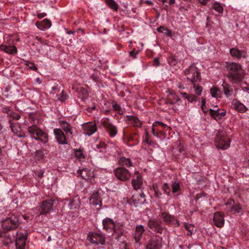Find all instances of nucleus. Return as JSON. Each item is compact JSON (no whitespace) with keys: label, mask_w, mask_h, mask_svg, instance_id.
Segmentation results:
<instances>
[{"label":"nucleus","mask_w":249,"mask_h":249,"mask_svg":"<svg viewBox=\"0 0 249 249\" xmlns=\"http://www.w3.org/2000/svg\"><path fill=\"white\" fill-rule=\"evenodd\" d=\"M226 68L228 72L227 77L232 84H238L244 78V73L241 66L236 63H227Z\"/></svg>","instance_id":"f257e3e1"},{"label":"nucleus","mask_w":249,"mask_h":249,"mask_svg":"<svg viewBox=\"0 0 249 249\" xmlns=\"http://www.w3.org/2000/svg\"><path fill=\"white\" fill-rule=\"evenodd\" d=\"M184 73L187 80L193 84L196 94L200 95L202 91V88L197 86L196 84L199 80L200 77V73L197 68L194 65H191L189 68L185 70Z\"/></svg>","instance_id":"f03ea898"},{"label":"nucleus","mask_w":249,"mask_h":249,"mask_svg":"<svg viewBox=\"0 0 249 249\" xmlns=\"http://www.w3.org/2000/svg\"><path fill=\"white\" fill-rule=\"evenodd\" d=\"M123 135L124 142L128 146L136 145L140 142V137L137 130L133 131L130 128H124Z\"/></svg>","instance_id":"7ed1b4c3"},{"label":"nucleus","mask_w":249,"mask_h":249,"mask_svg":"<svg viewBox=\"0 0 249 249\" xmlns=\"http://www.w3.org/2000/svg\"><path fill=\"white\" fill-rule=\"evenodd\" d=\"M28 132L31 138L46 143L48 141V135L36 125H32L28 127Z\"/></svg>","instance_id":"20e7f679"},{"label":"nucleus","mask_w":249,"mask_h":249,"mask_svg":"<svg viewBox=\"0 0 249 249\" xmlns=\"http://www.w3.org/2000/svg\"><path fill=\"white\" fill-rule=\"evenodd\" d=\"M19 216L12 214L2 221L1 226L4 232L14 230L19 226Z\"/></svg>","instance_id":"39448f33"},{"label":"nucleus","mask_w":249,"mask_h":249,"mask_svg":"<svg viewBox=\"0 0 249 249\" xmlns=\"http://www.w3.org/2000/svg\"><path fill=\"white\" fill-rule=\"evenodd\" d=\"M231 141L227 137L224 131H219L215 137V142L217 148L223 150L228 149L230 145Z\"/></svg>","instance_id":"423d86ee"},{"label":"nucleus","mask_w":249,"mask_h":249,"mask_svg":"<svg viewBox=\"0 0 249 249\" xmlns=\"http://www.w3.org/2000/svg\"><path fill=\"white\" fill-rule=\"evenodd\" d=\"M168 129H171L170 127L161 122H155L152 126V132L153 135L157 138H160L161 136L165 137V132Z\"/></svg>","instance_id":"0eeeda50"},{"label":"nucleus","mask_w":249,"mask_h":249,"mask_svg":"<svg viewBox=\"0 0 249 249\" xmlns=\"http://www.w3.org/2000/svg\"><path fill=\"white\" fill-rule=\"evenodd\" d=\"M159 217L162 220L165 224L172 225L175 227L179 226L178 220L175 216L170 214L168 212H161L159 214Z\"/></svg>","instance_id":"6e6552de"},{"label":"nucleus","mask_w":249,"mask_h":249,"mask_svg":"<svg viewBox=\"0 0 249 249\" xmlns=\"http://www.w3.org/2000/svg\"><path fill=\"white\" fill-rule=\"evenodd\" d=\"M114 173L116 177L122 181L128 180L131 176L129 171L124 167L116 168L114 170Z\"/></svg>","instance_id":"1a4fd4ad"},{"label":"nucleus","mask_w":249,"mask_h":249,"mask_svg":"<svg viewBox=\"0 0 249 249\" xmlns=\"http://www.w3.org/2000/svg\"><path fill=\"white\" fill-rule=\"evenodd\" d=\"M27 237V235L25 231L24 232H22L21 231H18L17 232V236L16 238V249H25Z\"/></svg>","instance_id":"9d476101"},{"label":"nucleus","mask_w":249,"mask_h":249,"mask_svg":"<svg viewBox=\"0 0 249 249\" xmlns=\"http://www.w3.org/2000/svg\"><path fill=\"white\" fill-rule=\"evenodd\" d=\"M10 127L13 134L19 138L25 137V134L21 128L20 124L17 122H14L11 120H9Z\"/></svg>","instance_id":"9b49d317"},{"label":"nucleus","mask_w":249,"mask_h":249,"mask_svg":"<svg viewBox=\"0 0 249 249\" xmlns=\"http://www.w3.org/2000/svg\"><path fill=\"white\" fill-rule=\"evenodd\" d=\"M147 225L150 229L157 233H162L163 231L161 221L156 218L149 219L148 221Z\"/></svg>","instance_id":"f8f14e48"},{"label":"nucleus","mask_w":249,"mask_h":249,"mask_svg":"<svg viewBox=\"0 0 249 249\" xmlns=\"http://www.w3.org/2000/svg\"><path fill=\"white\" fill-rule=\"evenodd\" d=\"M88 239L91 243L95 245H104L105 243V237L100 233L90 232L88 234Z\"/></svg>","instance_id":"ddd939ff"},{"label":"nucleus","mask_w":249,"mask_h":249,"mask_svg":"<svg viewBox=\"0 0 249 249\" xmlns=\"http://www.w3.org/2000/svg\"><path fill=\"white\" fill-rule=\"evenodd\" d=\"M162 239L160 237L155 236L152 238L147 243L146 249H161Z\"/></svg>","instance_id":"4468645a"},{"label":"nucleus","mask_w":249,"mask_h":249,"mask_svg":"<svg viewBox=\"0 0 249 249\" xmlns=\"http://www.w3.org/2000/svg\"><path fill=\"white\" fill-rule=\"evenodd\" d=\"M102 124L110 137H114L117 135L118 130L116 126L110 123L108 119L106 118L103 121Z\"/></svg>","instance_id":"2eb2a0df"},{"label":"nucleus","mask_w":249,"mask_h":249,"mask_svg":"<svg viewBox=\"0 0 249 249\" xmlns=\"http://www.w3.org/2000/svg\"><path fill=\"white\" fill-rule=\"evenodd\" d=\"M53 133L57 142L60 144H68V139L60 128H55Z\"/></svg>","instance_id":"dca6fc26"},{"label":"nucleus","mask_w":249,"mask_h":249,"mask_svg":"<svg viewBox=\"0 0 249 249\" xmlns=\"http://www.w3.org/2000/svg\"><path fill=\"white\" fill-rule=\"evenodd\" d=\"M135 176L132 179L131 183L133 188L137 190L141 189L143 185V179L142 175L139 171L135 172Z\"/></svg>","instance_id":"f3484780"},{"label":"nucleus","mask_w":249,"mask_h":249,"mask_svg":"<svg viewBox=\"0 0 249 249\" xmlns=\"http://www.w3.org/2000/svg\"><path fill=\"white\" fill-rule=\"evenodd\" d=\"M230 53L233 57L237 59L246 58L247 57V53L246 50H241L236 47L230 49Z\"/></svg>","instance_id":"a211bd4d"},{"label":"nucleus","mask_w":249,"mask_h":249,"mask_svg":"<svg viewBox=\"0 0 249 249\" xmlns=\"http://www.w3.org/2000/svg\"><path fill=\"white\" fill-rule=\"evenodd\" d=\"M84 134L89 136L94 134L97 130L95 123L89 122L83 124Z\"/></svg>","instance_id":"6ab92c4d"},{"label":"nucleus","mask_w":249,"mask_h":249,"mask_svg":"<svg viewBox=\"0 0 249 249\" xmlns=\"http://www.w3.org/2000/svg\"><path fill=\"white\" fill-rule=\"evenodd\" d=\"M89 202L95 206H99V207L97 209H100L102 205V202L99 191H94L93 192L89 198Z\"/></svg>","instance_id":"aec40b11"},{"label":"nucleus","mask_w":249,"mask_h":249,"mask_svg":"<svg viewBox=\"0 0 249 249\" xmlns=\"http://www.w3.org/2000/svg\"><path fill=\"white\" fill-rule=\"evenodd\" d=\"M103 228L109 232H114L115 231V224L114 221L108 217H106L102 221Z\"/></svg>","instance_id":"412c9836"},{"label":"nucleus","mask_w":249,"mask_h":249,"mask_svg":"<svg viewBox=\"0 0 249 249\" xmlns=\"http://www.w3.org/2000/svg\"><path fill=\"white\" fill-rule=\"evenodd\" d=\"M53 204V201L52 199H48L43 201L41 206L40 215L46 214L52 209Z\"/></svg>","instance_id":"4be33fe9"},{"label":"nucleus","mask_w":249,"mask_h":249,"mask_svg":"<svg viewBox=\"0 0 249 249\" xmlns=\"http://www.w3.org/2000/svg\"><path fill=\"white\" fill-rule=\"evenodd\" d=\"M213 221L214 225L219 228H221L224 224V213L216 212L214 213Z\"/></svg>","instance_id":"5701e85b"},{"label":"nucleus","mask_w":249,"mask_h":249,"mask_svg":"<svg viewBox=\"0 0 249 249\" xmlns=\"http://www.w3.org/2000/svg\"><path fill=\"white\" fill-rule=\"evenodd\" d=\"M0 49L1 51L11 55L16 54L18 52L17 48L15 46L4 43L0 45Z\"/></svg>","instance_id":"b1692460"},{"label":"nucleus","mask_w":249,"mask_h":249,"mask_svg":"<svg viewBox=\"0 0 249 249\" xmlns=\"http://www.w3.org/2000/svg\"><path fill=\"white\" fill-rule=\"evenodd\" d=\"M132 200L134 204L136 206L143 204L146 201L145 195L142 192L140 193L135 194L132 196Z\"/></svg>","instance_id":"393cba45"},{"label":"nucleus","mask_w":249,"mask_h":249,"mask_svg":"<svg viewBox=\"0 0 249 249\" xmlns=\"http://www.w3.org/2000/svg\"><path fill=\"white\" fill-rule=\"evenodd\" d=\"M209 114L213 119L217 121L225 116L226 111L219 108L215 110L210 109L209 110Z\"/></svg>","instance_id":"a878e982"},{"label":"nucleus","mask_w":249,"mask_h":249,"mask_svg":"<svg viewBox=\"0 0 249 249\" xmlns=\"http://www.w3.org/2000/svg\"><path fill=\"white\" fill-rule=\"evenodd\" d=\"M78 175H80L81 177L85 180H88L94 177L93 171L88 168H84L79 170L78 171Z\"/></svg>","instance_id":"bb28decb"},{"label":"nucleus","mask_w":249,"mask_h":249,"mask_svg":"<svg viewBox=\"0 0 249 249\" xmlns=\"http://www.w3.org/2000/svg\"><path fill=\"white\" fill-rule=\"evenodd\" d=\"M59 124L67 136L72 134V126L70 123L65 120H60Z\"/></svg>","instance_id":"cd10ccee"},{"label":"nucleus","mask_w":249,"mask_h":249,"mask_svg":"<svg viewBox=\"0 0 249 249\" xmlns=\"http://www.w3.org/2000/svg\"><path fill=\"white\" fill-rule=\"evenodd\" d=\"M36 25L38 29L43 31L50 28L52 25V23L49 19L45 18L41 21H36Z\"/></svg>","instance_id":"c85d7f7f"},{"label":"nucleus","mask_w":249,"mask_h":249,"mask_svg":"<svg viewBox=\"0 0 249 249\" xmlns=\"http://www.w3.org/2000/svg\"><path fill=\"white\" fill-rule=\"evenodd\" d=\"M126 117L128 124H132L135 127H141L142 122L137 117L133 115H127Z\"/></svg>","instance_id":"c756f323"},{"label":"nucleus","mask_w":249,"mask_h":249,"mask_svg":"<svg viewBox=\"0 0 249 249\" xmlns=\"http://www.w3.org/2000/svg\"><path fill=\"white\" fill-rule=\"evenodd\" d=\"M232 105L234 108L239 112L244 113L247 110V107L237 99H234Z\"/></svg>","instance_id":"7c9ffc66"},{"label":"nucleus","mask_w":249,"mask_h":249,"mask_svg":"<svg viewBox=\"0 0 249 249\" xmlns=\"http://www.w3.org/2000/svg\"><path fill=\"white\" fill-rule=\"evenodd\" d=\"M144 231V229L142 225H139L136 227L134 238L137 242H138L140 240Z\"/></svg>","instance_id":"2f4dec72"},{"label":"nucleus","mask_w":249,"mask_h":249,"mask_svg":"<svg viewBox=\"0 0 249 249\" xmlns=\"http://www.w3.org/2000/svg\"><path fill=\"white\" fill-rule=\"evenodd\" d=\"M169 94L168 96V99L171 104H177L180 101V98L174 92L169 91Z\"/></svg>","instance_id":"473e14b6"},{"label":"nucleus","mask_w":249,"mask_h":249,"mask_svg":"<svg viewBox=\"0 0 249 249\" xmlns=\"http://www.w3.org/2000/svg\"><path fill=\"white\" fill-rule=\"evenodd\" d=\"M223 87L224 94L227 96H230L233 93V89L231 88V86L227 83L226 82L223 81L222 84Z\"/></svg>","instance_id":"72a5a7b5"},{"label":"nucleus","mask_w":249,"mask_h":249,"mask_svg":"<svg viewBox=\"0 0 249 249\" xmlns=\"http://www.w3.org/2000/svg\"><path fill=\"white\" fill-rule=\"evenodd\" d=\"M211 8L219 14H222L223 13V7L222 5L219 2H214L211 5Z\"/></svg>","instance_id":"f704fd0d"},{"label":"nucleus","mask_w":249,"mask_h":249,"mask_svg":"<svg viewBox=\"0 0 249 249\" xmlns=\"http://www.w3.org/2000/svg\"><path fill=\"white\" fill-rule=\"evenodd\" d=\"M242 210V208L241 205L238 203H234L231 208V211L234 214L240 213H241Z\"/></svg>","instance_id":"c9c22d12"},{"label":"nucleus","mask_w":249,"mask_h":249,"mask_svg":"<svg viewBox=\"0 0 249 249\" xmlns=\"http://www.w3.org/2000/svg\"><path fill=\"white\" fill-rule=\"evenodd\" d=\"M119 162L123 165H125L128 167L132 166V163L129 158L122 157L120 159Z\"/></svg>","instance_id":"e433bc0d"},{"label":"nucleus","mask_w":249,"mask_h":249,"mask_svg":"<svg viewBox=\"0 0 249 249\" xmlns=\"http://www.w3.org/2000/svg\"><path fill=\"white\" fill-rule=\"evenodd\" d=\"M106 4L111 9L116 11L118 9V5L114 0H105Z\"/></svg>","instance_id":"4c0bfd02"},{"label":"nucleus","mask_w":249,"mask_h":249,"mask_svg":"<svg viewBox=\"0 0 249 249\" xmlns=\"http://www.w3.org/2000/svg\"><path fill=\"white\" fill-rule=\"evenodd\" d=\"M157 31L159 33H163L169 36H172V32L170 30L163 26H160L157 28Z\"/></svg>","instance_id":"58836bf2"},{"label":"nucleus","mask_w":249,"mask_h":249,"mask_svg":"<svg viewBox=\"0 0 249 249\" xmlns=\"http://www.w3.org/2000/svg\"><path fill=\"white\" fill-rule=\"evenodd\" d=\"M212 96L213 97L217 98L220 97L221 91L218 88L215 87H212L210 89Z\"/></svg>","instance_id":"ea45409f"},{"label":"nucleus","mask_w":249,"mask_h":249,"mask_svg":"<svg viewBox=\"0 0 249 249\" xmlns=\"http://www.w3.org/2000/svg\"><path fill=\"white\" fill-rule=\"evenodd\" d=\"M56 97L58 100L64 102L68 99L69 95L63 90L60 94H57Z\"/></svg>","instance_id":"a19ab883"},{"label":"nucleus","mask_w":249,"mask_h":249,"mask_svg":"<svg viewBox=\"0 0 249 249\" xmlns=\"http://www.w3.org/2000/svg\"><path fill=\"white\" fill-rule=\"evenodd\" d=\"M74 153L75 157L79 160H81L85 159V157L82 150L80 149H74Z\"/></svg>","instance_id":"79ce46f5"},{"label":"nucleus","mask_w":249,"mask_h":249,"mask_svg":"<svg viewBox=\"0 0 249 249\" xmlns=\"http://www.w3.org/2000/svg\"><path fill=\"white\" fill-rule=\"evenodd\" d=\"M152 189L155 193V196L157 197L160 198L162 195V193L160 191L157 183H153L152 185Z\"/></svg>","instance_id":"37998d69"},{"label":"nucleus","mask_w":249,"mask_h":249,"mask_svg":"<svg viewBox=\"0 0 249 249\" xmlns=\"http://www.w3.org/2000/svg\"><path fill=\"white\" fill-rule=\"evenodd\" d=\"M180 190V185L178 182H173L172 185V192L173 194H176Z\"/></svg>","instance_id":"c03bdc74"},{"label":"nucleus","mask_w":249,"mask_h":249,"mask_svg":"<svg viewBox=\"0 0 249 249\" xmlns=\"http://www.w3.org/2000/svg\"><path fill=\"white\" fill-rule=\"evenodd\" d=\"M45 154L46 153H45V150L42 149L38 150L36 151L35 153V157L38 159H43Z\"/></svg>","instance_id":"a18cd8bd"},{"label":"nucleus","mask_w":249,"mask_h":249,"mask_svg":"<svg viewBox=\"0 0 249 249\" xmlns=\"http://www.w3.org/2000/svg\"><path fill=\"white\" fill-rule=\"evenodd\" d=\"M162 189L164 193L167 196H170L171 195L170 188L167 183H165L163 184L162 187Z\"/></svg>","instance_id":"49530a36"},{"label":"nucleus","mask_w":249,"mask_h":249,"mask_svg":"<svg viewBox=\"0 0 249 249\" xmlns=\"http://www.w3.org/2000/svg\"><path fill=\"white\" fill-rule=\"evenodd\" d=\"M25 65L27 66H28L29 68V69H30L32 70H33L35 71H36L37 70V67H36L35 64L33 62H30L28 61H26L25 62Z\"/></svg>","instance_id":"de8ad7c7"},{"label":"nucleus","mask_w":249,"mask_h":249,"mask_svg":"<svg viewBox=\"0 0 249 249\" xmlns=\"http://www.w3.org/2000/svg\"><path fill=\"white\" fill-rule=\"evenodd\" d=\"M120 249H132L130 244L125 242H123L119 245Z\"/></svg>","instance_id":"09e8293b"},{"label":"nucleus","mask_w":249,"mask_h":249,"mask_svg":"<svg viewBox=\"0 0 249 249\" xmlns=\"http://www.w3.org/2000/svg\"><path fill=\"white\" fill-rule=\"evenodd\" d=\"M178 61L175 56H172L168 59V63L171 66H175Z\"/></svg>","instance_id":"8fccbe9b"},{"label":"nucleus","mask_w":249,"mask_h":249,"mask_svg":"<svg viewBox=\"0 0 249 249\" xmlns=\"http://www.w3.org/2000/svg\"><path fill=\"white\" fill-rule=\"evenodd\" d=\"M1 111L2 112L6 113L9 116L12 113V110L10 109V107L5 106L2 107Z\"/></svg>","instance_id":"3c124183"},{"label":"nucleus","mask_w":249,"mask_h":249,"mask_svg":"<svg viewBox=\"0 0 249 249\" xmlns=\"http://www.w3.org/2000/svg\"><path fill=\"white\" fill-rule=\"evenodd\" d=\"M189 102L191 103H193L194 102H196L197 100V98L194 94H189V96L187 99Z\"/></svg>","instance_id":"603ef678"},{"label":"nucleus","mask_w":249,"mask_h":249,"mask_svg":"<svg viewBox=\"0 0 249 249\" xmlns=\"http://www.w3.org/2000/svg\"><path fill=\"white\" fill-rule=\"evenodd\" d=\"M201 108L204 113H206L208 111V110L206 107V100L205 99H202Z\"/></svg>","instance_id":"864d4df0"},{"label":"nucleus","mask_w":249,"mask_h":249,"mask_svg":"<svg viewBox=\"0 0 249 249\" xmlns=\"http://www.w3.org/2000/svg\"><path fill=\"white\" fill-rule=\"evenodd\" d=\"M145 137L143 140V142L146 144H148L149 142H150V141H151L150 140V136L147 131H145L144 133Z\"/></svg>","instance_id":"5fc2aeb1"},{"label":"nucleus","mask_w":249,"mask_h":249,"mask_svg":"<svg viewBox=\"0 0 249 249\" xmlns=\"http://www.w3.org/2000/svg\"><path fill=\"white\" fill-rule=\"evenodd\" d=\"M9 116L16 120H18L20 118V115L19 114L14 112L13 111Z\"/></svg>","instance_id":"6e6d98bb"},{"label":"nucleus","mask_w":249,"mask_h":249,"mask_svg":"<svg viewBox=\"0 0 249 249\" xmlns=\"http://www.w3.org/2000/svg\"><path fill=\"white\" fill-rule=\"evenodd\" d=\"M184 226L185 228L188 231L192 232V231H193L194 226L192 224H188L187 223H184Z\"/></svg>","instance_id":"4d7b16f0"},{"label":"nucleus","mask_w":249,"mask_h":249,"mask_svg":"<svg viewBox=\"0 0 249 249\" xmlns=\"http://www.w3.org/2000/svg\"><path fill=\"white\" fill-rule=\"evenodd\" d=\"M112 107L113 109L118 112H120L121 110V107L116 103H113Z\"/></svg>","instance_id":"13d9d810"},{"label":"nucleus","mask_w":249,"mask_h":249,"mask_svg":"<svg viewBox=\"0 0 249 249\" xmlns=\"http://www.w3.org/2000/svg\"><path fill=\"white\" fill-rule=\"evenodd\" d=\"M150 146H152L153 147H157L158 146V144L156 142L152 141L151 140L150 141V142H149L148 144H147V148L148 149H150Z\"/></svg>","instance_id":"bf43d9fd"},{"label":"nucleus","mask_w":249,"mask_h":249,"mask_svg":"<svg viewBox=\"0 0 249 249\" xmlns=\"http://www.w3.org/2000/svg\"><path fill=\"white\" fill-rule=\"evenodd\" d=\"M70 209H76L78 207V204H75L74 201H71L69 203Z\"/></svg>","instance_id":"052dcab7"},{"label":"nucleus","mask_w":249,"mask_h":249,"mask_svg":"<svg viewBox=\"0 0 249 249\" xmlns=\"http://www.w3.org/2000/svg\"><path fill=\"white\" fill-rule=\"evenodd\" d=\"M138 52H136L135 51H132L129 52V55L130 56L132 57L133 58H135L136 57V55L138 54Z\"/></svg>","instance_id":"680f3d73"},{"label":"nucleus","mask_w":249,"mask_h":249,"mask_svg":"<svg viewBox=\"0 0 249 249\" xmlns=\"http://www.w3.org/2000/svg\"><path fill=\"white\" fill-rule=\"evenodd\" d=\"M52 93H55L59 91V89L58 88L57 86H55L52 87Z\"/></svg>","instance_id":"e2e57ef3"},{"label":"nucleus","mask_w":249,"mask_h":249,"mask_svg":"<svg viewBox=\"0 0 249 249\" xmlns=\"http://www.w3.org/2000/svg\"><path fill=\"white\" fill-rule=\"evenodd\" d=\"M46 16L45 13H39L37 14V16L39 18H42Z\"/></svg>","instance_id":"0e129e2a"},{"label":"nucleus","mask_w":249,"mask_h":249,"mask_svg":"<svg viewBox=\"0 0 249 249\" xmlns=\"http://www.w3.org/2000/svg\"><path fill=\"white\" fill-rule=\"evenodd\" d=\"M180 94L182 96L183 98H184L186 99H187L189 94H188L187 93L180 91Z\"/></svg>","instance_id":"69168bd1"},{"label":"nucleus","mask_w":249,"mask_h":249,"mask_svg":"<svg viewBox=\"0 0 249 249\" xmlns=\"http://www.w3.org/2000/svg\"><path fill=\"white\" fill-rule=\"evenodd\" d=\"M177 87L178 88L180 89H185V87L184 86V85L181 84V83H178V84H177Z\"/></svg>","instance_id":"338daca9"},{"label":"nucleus","mask_w":249,"mask_h":249,"mask_svg":"<svg viewBox=\"0 0 249 249\" xmlns=\"http://www.w3.org/2000/svg\"><path fill=\"white\" fill-rule=\"evenodd\" d=\"M199 2L203 5H206L210 0H198Z\"/></svg>","instance_id":"774afa93"}]
</instances>
